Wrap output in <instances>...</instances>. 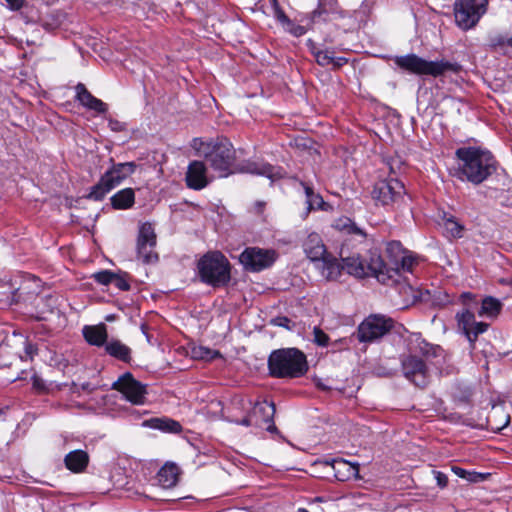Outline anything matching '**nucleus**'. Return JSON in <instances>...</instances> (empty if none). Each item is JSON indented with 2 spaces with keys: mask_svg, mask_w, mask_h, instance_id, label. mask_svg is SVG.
Instances as JSON below:
<instances>
[{
  "mask_svg": "<svg viewBox=\"0 0 512 512\" xmlns=\"http://www.w3.org/2000/svg\"><path fill=\"white\" fill-rule=\"evenodd\" d=\"M197 150L216 171L219 177H227L230 174L241 172L266 176L272 181L283 177V170L267 163L247 162L234 166L235 149L228 139L201 142Z\"/></svg>",
  "mask_w": 512,
  "mask_h": 512,
  "instance_id": "f257e3e1",
  "label": "nucleus"
},
{
  "mask_svg": "<svg viewBox=\"0 0 512 512\" xmlns=\"http://www.w3.org/2000/svg\"><path fill=\"white\" fill-rule=\"evenodd\" d=\"M455 158L453 176L462 182L480 185L497 170L492 153L481 147H460L455 151Z\"/></svg>",
  "mask_w": 512,
  "mask_h": 512,
  "instance_id": "f03ea898",
  "label": "nucleus"
},
{
  "mask_svg": "<svg viewBox=\"0 0 512 512\" xmlns=\"http://www.w3.org/2000/svg\"><path fill=\"white\" fill-rule=\"evenodd\" d=\"M229 421L246 427L265 428L267 431L276 430L273 424L275 406L271 402L258 401L237 397L231 404Z\"/></svg>",
  "mask_w": 512,
  "mask_h": 512,
  "instance_id": "7ed1b4c3",
  "label": "nucleus"
},
{
  "mask_svg": "<svg viewBox=\"0 0 512 512\" xmlns=\"http://www.w3.org/2000/svg\"><path fill=\"white\" fill-rule=\"evenodd\" d=\"M343 270L357 278L375 277L383 284L395 282L398 276L397 269H388L382 258L372 253L368 260H363L359 256H351L342 259Z\"/></svg>",
  "mask_w": 512,
  "mask_h": 512,
  "instance_id": "20e7f679",
  "label": "nucleus"
},
{
  "mask_svg": "<svg viewBox=\"0 0 512 512\" xmlns=\"http://www.w3.org/2000/svg\"><path fill=\"white\" fill-rule=\"evenodd\" d=\"M268 368L273 377L297 378L306 373L308 365L303 352L296 348H284L270 354Z\"/></svg>",
  "mask_w": 512,
  "mask_h": 512,
  "instance_id": "39448f33",
  "label": "nucleus"
},
{
  "mask_svg": "<svg viewBox=\"0 0 512 512\" xmlns=\"http://www.w3.org/2000/svg\"><path fill=\"white\" fill-rule=\"evenodd\" d=\"M197 269L201 281L213 287L224 286L231 279V265L220 251L204 254L197 263Z\"/></svg>",
  "mask_w": 512,
  "mask_h": 512,
  "instance_id": "423d86ee",
  "label": "nucleus"
},
{
  "mask_svg": "<svg viewBox=\"0 0 512 512\" xmlns=\"http://www.w3.org/2000/svg\"><path fill=\"white\" fill-rule=\"evenodd\" d=\"M137 165L134 162L116 163L111 166L91 187L88 198L94 201H101L105 196L119 186L125 179L132 175Z\"/></svg>",
  "mask_w": 512,
  "mask_h": 512,
  "instance_id": "0eeeda50",
  "label": "nucleus"
},
{
  "mask_svg": "<svg viewBox=\"0 0 512 512\" xmlns=\"http://www.w3.org/2000/svg\"><path fill=\"white\" fill-rule=\"evenodd\" d=\"M394 63L402 70L417 75L438 77L447 71H456L457 67L448 61H427L416 54L395 56Z\"/></svg>",
  "mask_w": 512,
  "mask_h": 512,
  "instance_id": "6e6552de",
  "label": "nucleus"
},
{
  "mask_svg": "<svg viewBox=\"0 0 512 512\" xmlns=\"http://www.w3.org/2000/svg\"><path fill=\"white\" fill-rule=\"evenodd\" d=\"M461 298L465 307L456 314L458 328L463 331L469 342L474 345L478 336L484 333L489 325L475 320L474 310L478 309V303L471 293H463Z\"/></svg>",
  "mask_w": 512,
  "mask_h": 512,
  "instance_id": "1a4fd4ad",
  "label": "nucleus"
},
{
  "mask_svg": "<svg viewBox=\"0 0 512 512\" xmlns=\"http://www.w3.org/2000/svg\"><path fill=\"white\" fill-rule=\"evenodd\" d=\"M488 0H455V24L463 31L474 28L487 12Z\"/></svg>",
  "mask_w": 512,
  "mask_h": 512,
  "instance_id": "9d476101",
  "label": "nucleus"
},
{
  "mask_svg": "<svg viewBox=\"0 0 512 512\" xmlns=\"http://www.w3.org/2000/svg\"><path fill=\"white\" fill-rule=\"evenodd\" d=\"M278 254L273 249L248 247L239 256L240 263L251 272H260L273 265Z\"/></svg>",
  "mask_w": 512,
  "mask_h": 512,
  "instance_id": "9b49d317",
  "label": "nucleus"
},
{
  "mask_svg": "<svg viewBox=\"0 0 512 512\" xmlns=\"http://www.w3.org/2000/svg\"><path fill=\"white\" fill-rule=\"evenodd\" d=\"M393 327V320L382 315L366 318L358 327L357 338L360 342H373L382 338Z\"/></svg>",
  "mask_w": 512,
  "mask_h": 512,
  "instance_id": "f8f14e48",
  "label": "nucleus"
},
{
  "mask_svg": "<svg viewBox=\"0 0 512 512\" xmlns=\"http://www.w3.org/2000/svg\"><path fill=\"white\" fill-rule=\"evenodd\" d=\"M404 185L397 179H385L375 183L372 198L377 204L388 206L398 202L404 195Z\"/></svg>",
  "mask_w": 512,
  "mask_h": 512,
  "instance_id": "ddd939ff",
  "label": "nucleus"
},
{
  "mask_svg": "<svg viewBox=\"0 0 512 512\" xmlns=\"http://www.w3.org/2000/svg\"><path fill=\"white\" fill-rule=\"evenodd\" d=\"M156 234L151 223H143L137 237V256L145 264L155 263L158 254L155 252Z\"/></svg>",
  "mask_w": 512,
  "mask_h": 512,
  "instance_id": "4468645a",
  "label": "nucleus"
},
{
  "mask_svg": "<svg viewBox=\"0 0 512 512\" xmlns=\"http://www.w3.org/2000/svg\"><path fill=\"white\" fill-rule=\"evenodd\" d=\"M113 389L119 391L126 400L134 405H142L146 400V386L134 379L131 373H125L113 383Z\"/></svg>",
  "mask_w": 512,
  "mask_h": 512,
  "instance_id": "2eb2a0df",
  "label": "nucleus"
},
{
  "mask_svg": "<svg viewBox=\"0 0 512 512\" xmlns=\"http://www.w3.org/2000/svg\"><path fill=\"white\" fill-rule=\"evenodd\" d=\"M402 371L410 382L418 387H425L429 382V370L425 362L414 355H409L402 360Z\"/></svg>",
  "mask_w": 512,
  "mask_h": 512,
  "instance_id": "dca6fc26",
  "label": "nucleus"
},
{
  "mask_svg": "<svg viewBox=\"0 0 512 512\" xmlns=\"http://www.w3.org/2000/svg\"><path fill=\"white\" fill-rule=\"evenodd\" d=\"M186 185L193 190H202L210 182L207 175V168L202 161H193L189 164L186 172Z\"/></svg>",
  "mask_w": 512,
  "mask_h": 512,
  "instance_id": "f3484780",
  "label": "nucleus"
},
{
  "mask_svg": "<svg viewBox=\"0 0 512 512\" xmlns=\"http://www.w3.org/2000/svg\"><path fill=\"white\" fill-rule=\"evenodd\" d=\"M76 100L86 109L93 110L99 114L106 113L108 106L102 100L94 97L84 84L78 83L75 87Z\"/></svg>",
  "mask_w": 512,
  "mask_h": 512,
  "instance_id": "a211bd4d",
  "label": "nucleus"
},
{
  "mask_svg": "<svg viewBox=\"0 0 512 512\" xmlns=\"http://www.w3.org/2000/svg\"><path fill=\"white\" fill-rule=\"evenodd\" d=\"M303 248L307 257L313 262H318L328 255L323 240L317 233H310L308 235L303 243Z\"/></svg>",
  "mask_w": 512,
  "mask_h": 512,
  "instance_id": "6ab92c4d",
  "label": "nucleus"
},
{
  "mask_svg": "<svg viewBox=\"0 0 512 512\" xmlns=\"http://www.w3.org/2000/svg\"><path fill=\"white\" fill-rule=\"evenodd\" d=\"M326 463L331 465L334 476L339 481H347L358 477L359 465L357 463H351L344 459H334Z\"/></svg>",
  "mask_w": 512,
  "mask_h": 512,
  "instance_id": "aec40b11",
  "label": "nucleus"
},
{
  "mask_svg": "<svg viewBox=\"0 0 512 512\" xmlns=\"http://www.w3.org/2000/svg\"><path fill=\"white\" fill-rule=\"evenodd\" d=\"M318 262V269L326 280H337L341 276L343 265L332 255L328 254Z\"/></svg>",
  "mask_w": 512,
  "mask_h": 512,
  "instance_id": "412c9836",
  "label": "nucleus"
},
{
  "mask_svg": "<svg viewBox=\"0 0 512 512\" xmlns=\"http://www.w3.org/2000/svg\"><path fill=\"white\" fill-rule=\"evenodd\" d=\"M65 466L73 473L83 472L89 463V455L84 450H74L69 452L64 458Z\"/></svg>",
  "mask_w": 512,
  "mask_h": 512,
  "instance_id": "4be33fe9",
  "label": "nucleus"
},
{
  "mask_svg": "<svg viewBox=\"0 0 512 512\" xmlns=\"http://www.w3.org/2000/svg\"><path fill=\"white\" fill-rule=\"evenodd\" d=\"M144 425L168 433H180L182 426L178 421L167 417H155L144 422Z\"/></svg>",
  "mask_w": 512,
  "mask_h": 512,
  "instance_id": "5701e85b",
  "label": "nucleus"
},
{
  "mask_svg": "<svg viewBox=\"0 0 512 512\" xmlns=\"http://www.w3.org/2000/svg\"><path fill=\"white\" fill-rule=\"evenodd\" d=\"M111 205L116 210H126L135 203V192L132 188H124L115 193L111 198Z\"/></svg>",
  "mask_w": 512,
  "mask_h": 512,
  "instance_id": "b1692460",
  "label": "nucleus"
},
{
  "mask_svg": "<svg viewBox=\"0 0 512 512\" xmlns=\"http://www.w3.org/2000/svg\"><path fill=\"white\" fill-rule=\"evenodd\" d=\"M85 340L95 346H102L107 340V330L104 324L85 326L83 328Z\"/></svg>",
  "mask_w": 512,
  "mask_h": 512,
  "instance_id": "393cba45",
  "label": "nucleus"
},
{
  "mask_svg": "<svg viewBox=\"0 0 512 512\" xmlns=\"http://www.w3.org/2000/svg\"><path fill=\"white\" fill-rule=\"evenodd\" d=\"M105 351L111 357H114L123 362H130L131 349L119 340H111L106 343Z\"/></svg>",
  "mask_w": 512,
  "mask_h": 512,
  "instance_id": "a878e982",
  "label": "nucleus"
},
{
  "mask_svg": "<svg viewBox=\"0 0 512 512\" xmlns=\"http://www.w3.org/2000/svg\"><path fill=\"white\" fill-rule=\"evenodd\" d=\"M316 62L321 66H332L340 68L345 65L348 60L345 57H336L331 50H318L314 52Z\"/></svg>",
  "mask_w": 512,
  "mask_h": 512,
  "instance_id": "bb28decb",
  "label": "nucleus"
},
{
  "mask_svg": "<svg viewBox=\"0 0 512 512\" xmlns=\"http://www.w3.org/2000/svg\"><path fill=\"white\" fill-rule=\"evenodd\" d=\"M157 478L162 487L170 488L178 481V469L173 464H166L159 470Z\"/></svg>",
  "mask_w": 512,
  "mask_h": 512,
  "instance_id": "cd10ccee",
  "label": "nucleus"
},
{
  "mask_svg": "<svg viewBox=\"0 0 512 512\" xmlns=\"http://www.w3.org/2000/svg\"><path fill=\"white\" fill-rule=\"evenodd\" d=\"M502 308L499 300L493 297H486L482 300L481 307L477 310L478 316L495 318L498 316Z\"/></svg>",
  "mask_w": 512,
  "mask_h": 512,
  "instance_id": "c85d7f7f",
  "label": "nucleus"
},
{
  "mask_svg": "<svg viewBox=\"0 0 512 512\" xmlns=\"http://www.w3.org/2000/svg\"><path fill=\"white\" fill-rule=\"evenodd\" d=\"M443 226L445 233L448 237L451 238H460L462 237L464 227L456 221V219L452 216L443 218Z\"/></svg>",
  "mask_w": 512,
  "mask_h": 512,
  "instance_id": "c756f323",
  "label": "nucleus"
},
{
  "mask_svg": "<svg viewBox=\"0 0 512 512\" xmlns=\"http://www.w3.org/2000/svg\"><path fill=\"white\" fill-rule=\"evenodd\" d=\"M410 350L428 355L431 352V345L427 343L420 334H412L409 338Z\"/></svg>",
  "mask_w": 512,
  "mask_h": 512,
  "instance_id": "7c9ffc66",
  "label": "nucleus"
},
{
  "mask_svg": "<svg viewBox=\"0 0 512 512\" xmlns=\"http://www.w3.org/2000/svg\"><path fill=\"white\" fill-rule=\"evenodd\" d=\"M305 194H306V203H307V209L315 210V209H323V206L325 204L323 198L316 194L313 189L309 186H304Z\"/></svg>",
  "mask_w": 512,
  "mask_h": 512,
  "instance_id": "2f4dec72",
  "label": "nucleus"
},
{
  "mask_svg": "<svg viewBox=\"0 0 512 512\" xmlns=\"http://www.w3.org/2000/svg\"><path fill=\"white\" fill-rule=\"evenodd\" d=\"M192 355L195 359L211 361L215 358L221 357L217 350H212L205 346H197L192 349Z\"/></svg>",
  "mask_w": 512,
  "mask_h": 512,
  "instance_id": "473e14b6",
  "label": "nucleus"
},
{
  "mask_svg": "<svg viewBox=\"0 0 512 512\" xmlns=\"http://www.w3.org/2000/svg\"><path fill=\"white\" fill-rule=\"evenodd\" d=\"M416 264V258L412 255H404L401 259L400 266L397 265V267H388V269H397L398 270V276H396L395 282H390L388 285L396 284L399 281L400 272H412L414 265Z\"/></svg>",
  "mask_w": 512,
  "mask_h": 512,
  "instance_id": "72a5a7b5",
  "label": "nucleus"
},
{
  "mask_svg": "<svg viewBox=\"0 0 512 512\" xmlns=\"http://www.w3.org/2000/svg\"><path fill=\"white\" fill-rule=\"evenodd\" d=\"M112 283L115 287H117L119 290L127 291L130 289V284L127 280V274L126 273H114L112 278Z\"/></svg>",
  "mask_w": 512,
  "mask_h": 512,
  "instance_id": "f704fd0d",
  "label": "nucleus"
},
{
  "mask_svg": "<svg viewBox=\"0 0 512 512\" xmlns=\"http://www.w3.org/2000/svg\"><path fill=\"white\" fill-rule=\"evenodd\" d=\"M274 17L283 25L290 24V19L286 16L284 11L280 8L277 0H270Z\"/></svg>",
  "mask_w": 512,
  "mask_h": 512,
  "instance_id": "c9c22d12",
  "label": "nucleus"
},
{
  "mask_svg": "<svg viewBox=\"0 0 512 512\" xmlns=\"http://www.w3.org/2000/svg\"><path fill=\"white\" fill-rule=\"evenodd\" d=\"M313 335H314V342L322 347H325L328 345L329 337L328 335L321 330L319 327H314L313 329Z\"/></svg>",
  "mask_w": 512,
  "mask_h": 512,
  "instance_id": "e433bc0d",
  "label": "nucleus"
},
{
  "mask_svg": "<svg viewBox=\"0 0 512 512\" xmlns=\"http://www.w3.org/2000/svg\"><path fill=\"white\" fill-rule=\"evenodd\" d=\"M114 273L108 270L98 272L93 275L94 279L102 285H109L112 283Z\"/></svg>",
  "mask_w": 512,
  "mask_h": 512,
  "instance_id": "4c0bfd02",
  "label": "nucleus"
},
{
  "mask_svg": "<svg viewBox=\"0 0 512 512\" xmlns=\"http://www.w3.org/2000/svg\"><path fill=\"white\" fill-rule=\"evenodd\" d=\"M284 28L286 31H288L289 33H291L292 35H294L296 37H300L306 33V29L304 26L297 25V24L293 23L291 20H290V24H286L284 26Z\"/></svg>",
  "mask_w": 512,
  "mask_h": 512,
  "instance_id": "58836bf2",
  "label": "nucleus"
},
{
  "mask_svg": "<svg viewBox=\"0 0 512 512\" xmlns=\"http://www.w3.org/2000/svg\"><path fill=\"white\" fill-rule=\"evenodd\" d=\"M31 379H32V387L36 392L44 393L47 391L46 384L42 378H40L38 375L34 374Z\"/></svg>",
  "mask_w": 512,
  "mask_h": 512,
  "instance_id": "ea45409f",
  "label": "nucleus"
},
{
  "mask_svg": "<svg viewBox=\"0 0 512 512\" xmlns=\"http://www.w3.org/2000/svg\"><path fill=\"white\" fill-rule=\"evenodd\" d=\"M346 221L349 223L344 224L343 228L346 229L349 234H357L360 236H364L363 231L359 227H357L354 223H352L350 221V219H346Z\"/></svg>",
  "mask_w": 512,
  "mask_h": 512,
  "instance_id": "a19ab883",
  "label": "nucleus"
},
{
  "mask_svg": "<svg viewBox=\"0 0 512 512\" xmlns=\"http://www.w3.org/2000/svg\"><path fill=\"white\" fill-rule=\"evenodd\" d=\"M108 125L112 131L120 132L125 129V125L118 120L109 119Z\"/></svg>",
  "mask_w": 512,
  "mask_h": 512,
  "instance_id": "79ce46f5",
  "label": "nucleus"
},
{
  "mask_svg": "<svg viewBox=\"0 0 512 512\" xmlns=\"http://www.w3.org/2000/svg\"><path fill=\"white\" fill-rule=\"evenodd\" d=\"M435 478H436V481H437V484L441 487V488H444L447 486L448 484V478L447 476L442 473V472H435Z\"/></svg>",
  "mask_w": 512,
  "mask_h": 512,
  "instance_id": "37998d69",
  "label": "nucleus"
},
{
  "mask_svg": "<svg viewBox=\"0 0 512 512\" xmlns=\"http://www.w3.org/2000/svg\"><path fill=\"white\" fill-rule=\"evenodd\" d=\"M12 10H18L22 7L24 0H5Z\"/></svg>",
  "mask_w": 512,
  "mask_h": 512,
  "instance_id": "c03bdc74",
  "label": "nucleus"
},
{
  "mask_svg": "<svg viewBox=\"0 0 512 512\" xmlns=\"http://www.w3.org/2000/svg\"><path fill=\"white\" fill-rule=\"evenodd\" d=\"M484 478V475L481 473L470 472L466 479H468L471 482H478L483 480Z\"/></svg>",
  "mask_w": 512,
  "mask_h": 512,
  "instance_id": "a18cd8bd",
  "label": "nucleus"
},
{
  "mask_svg": "<svg viewBox=\"0 0 512 512\" xmlns=\"http://www.w3.org/2000/svg\"><path fill=\"white\" fill-rule=\"evenodd\" d=\"M453 471L456 475H458L461 478H467L470 472L460 468V467H454Z\"/></svg>",
  "mask_w": 512,
  "mask_h": 512,
  "instance_id": "49530a36",
  "label": "nucleus"
},
{
  "mask_svg": "<svg viewBox=\"0 0 512 512\" xmlns=\"http://www.w3.org/2000/svg\"><path fill=\"white\" fill-rule=\"evenodd\" d=\"M25 351H26V354L28 356H30L31 358L33 357V355L35 353V349H34V347L31 344H27L26 345Z\"/></svg>",
  "mask_w": 512,
  "mask_h": 512,
  "instance_id": "de8ad7c7",
  "label": "nucleus"
},
{
  "mask_svg": "<svg viewBox=\"0 0 512 512\" xmlns=\"http://www.w3.org/2000/svg\"><path fill=\"white\" fill-rule=\"evenodd\" d=\"M288 322H289V319L284 317V318H279L277 324L280 325V326L287 327V323Z\"/></svg>",
  "mask_w": 512,
  "mask_h": 512,
  "instance_id": "09e8293b",
  "label": "nucleus"
},
{
  "mask_svg": "<svg viewBox=\"0 0 512 512\" xmlns=\"http://www.w3.org/2000/svg\"><path fill=\"white\" fill-rule=\"evenodd\" d=\"M509 423V416H505V422L502 427L506 426Z\"/></svg>",
  "mask_w": 512,
  "mask_h": 512,
  "instance_id": "8fccbe9b",
  "label": "nucleus"
},
{
  "mask_svg": "<svg viewBox=\"0 0 512 512\" xmlns=\"http://www.w3.org/2000/svg\"><path fill=\"white\" fill-rule=\"evenodd\" d=\"M495 413L496 411L492 415H489V421H492V418L495 416Z\"/></svg>",
  "mask_w": 512,
  "mask_h": 512,
  "instance_id": "3c124183",
  "label": "nucleus"
},
{
  "mask_svg": "<svg viewBox=\"0 0 512 512\" xmlns=\"http://www.w3.org/2000/svg\"><path fill=\"white\" fill-rule=\"evenodd\" d=\"M298 512H308L305 508H299Z\"/></svg>",
  "mask_w": 512,
  "mask_h": 512,
  "instance_id": "603ef678",
  "label": "nucleus"
},
{
  "mask_svg": "<svg viewBox=\"0 0 512 512\" xmlns=\"http://www.w3.org/2000/svg\"><path fill=\"white\" fill-rule=\"evenodd\" d=\"M318 386L322 389H326L325 385L318 384Z\"/></svg>",
  "mask_w": 512,
  "mask_h": 512,
  "instance_id": "864d4df0",
  "label": "nucleus"
}]
</instances>
